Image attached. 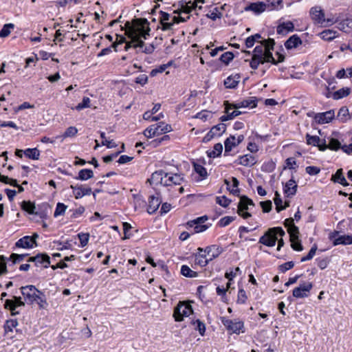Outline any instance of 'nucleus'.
Listing matches in <instances>:
<instances>
[{"label":"nucleus","instance_id":"26","mask_svg":"<svg viewBox=\"0 0 352 352\" xmlns=\"http://www.w3.org/2000/svg\"><path fill=\"white\" fill-rule=\"evenodd\" d=\"M294 30V23L289 21L287 22H284L283 23L279 24L277 26L276 32L278 34H287L289 32H293Z\"/></svg>","mask_w":352,"mask_h":352},{"label":"nucleus","instance_id":"25","mask_svg":"<svg viewBox=\"0 0 352 352\" xmlns=\"http://www.w3.org/2000/svg\"><path fill=\"white\" fill-rule=\"evenodd\" d=\"M161 202L162 201L159 197L151 195L148 198V204L147 207L148 213H154L158 209Z\"/></svg>","mask_w":352,"mask_h":352},{"label":"nucleus","instance_id":"54","mask_svg":"<svg viewBox=\"0 0 352 352\" xmlns=\"http://www.w3.org/2000/svg\"><path fill=\"white\" fill-rule=\"evenodd\" d=\"M27 254H18L15 253H12L9 258H8V261H12V263L14 264L16 263H19L24 260V258L28 256Z\"/></svg>","mask_w":352,"mask_h":352},{"label":"nucleus","instance_id":"9","mask_svg":"<svg viewBox=\"0 0 352 352\" xmlns=\"http://www.w3.org/2000/svg\"><path fill=\"white\" fill-rule=\"evenodd\" d=\"M221 322L226 327V329L231 331L232 333L239 334L241 332H245L244 323L239 320H230L221 318Z\"/></svg>","mask_w":352,"mask_h":352},{"label":"nucleus","instance_id":"43","mask_svg":"<svg viewBox=\"0 0 352 352\" xmlns=\"http://www.w3.org/2000/svg\"><path fill=\"white\" fill-rule=\"evenodd\" d=\"M14 24L13 23H6L3 26V28L0 31V37L1 38H6L8 36L11 31L14 29Z\"/></svg>","mask_w":352,"mask_h":352},{"label":"nucleus","instance_id":"35","mask_svg":"<svg viewBox=\"0 0 352 352\" xmlns=\"http://www.w3.org/2000/svg\"><path fill=\"white\" fill-rule=\"evenodd\" d=\"M94 177V173L92 170L85 168L79 171L78 175L75 177L76 179L85 181L91 179Z\"/></svg>","mask_w":352,"mask_h":352},{"label":"nucleus","instance_id":"57","mask_svg":"<svg viewBox=\"0 0 352 352\" xmlns=\"http://www.w3.org/2000/svg\"><path fill=\"white\" fill-rule=\"evenodd\" d=\"M238 273L241 274V271L239 267H236L234 270L232 269L230 271H227L225 274V277L230 281H232Z\"/></svg>","mask_w":352,"mask_h":352},{"label":"nucleus","instance_id":"33","mask_svg":"<svg viewBox=\"0 0 352 352\" xmlns=\"http://www.w3.org/2000/svg\"><path fill=\"white\" fill-rule=\"evenodd\" d=\"M156 132H157V135L165 134L166 133L170 132L172 129V126L170 124H166L164 122H160L157 124H153Z\"/></svg>","mask_w":352,"mask_h":352},{"label":"nucleus","instance_id":"60","mask_svg":"<svg viewBox=\"0 0 352 352\" xmlns=\"http://www.w3.org/2000/svg\"><path fill=\"white\" fill-rule=\"evenodd\" d=\"M212 117V113L210 111L204 110L197 113L195 116L196 118L201 119L203 121H206L208 119Z\"/></svg>","mask_w":352,"mask_h":352},{"label":"nucleus","instance_id":"17","mask_svg":"<svg viewBox=\"0 0 352 352\" xmlns=\"http://www.w3.org/2000/svg\"><path fill=\"white\" fill-rule=\"evenodd\" d=\"M184 181V177L180 174H171L166 173L164 186L180 185Z\"/></svg>","mask_w":352,"mask_h":352},{"label":"nucleus","instance_id":"29","mask_svg":"<svg viewBox=\"0 0 352 352\" xmlns=\"http://www.w3.org/2000/svg\"><path fill=\"white\" fill-rule=\"evenodd\" d=\"M302 43L300 38L297 34L290 36L285 43V46L287 50L297 47Z\"/></svg>","mask_w":352,"mask_h":352},{"label":"nucleus","instance_id":"28","mask_svg":"<svg viewBox=\"0 0 352 352\" xmlns=\"http://www.w3.org/2000/svg\"><path fill=\"white\" fill-rule=\"evenodd\" d=\"M267 5L263 2L252 3L245 8V10H251L256 14H261L266 10Z\"/></svg>","mask_w":352,"mask_h":352},{"label":"nucleus","instance_id":"52","mask_svg":"<svg viewBox=\"0 0 352 352\" xmlns=\"http://www.w3.org/2000/svg\"><path fill=\"white\" fill-rule=\"evenodd\" d=\"M328 147L331 150L338 151L340 148H342V146H341V143L335 138H331L329 140Z\"/></svg>","mask_w":352,"mask_h":352},{"label":"nucleus","instance_id":"44","mask_svg":"<svg viewBox=\"0 0 352 352\" xmlns=\"http://www.w3.org/2000/svg\"><path fill=\"white\" fill-rule=\"evenodd\" d=\"M274 201L276 205V209L277 212H280V210L285 209L287 206H288V204L285 202V205L283 206V201L280 197V194L276 191L275 192V197L274 198Z\"/></svg>","mask_w":352,"mask_h":352},{"label":"nucleus","instance_id":"31","mask_svg":"<svg viewBox=\"0 0 352 352\" xmlns=\"http://www.w3.org/2000/svg\"><path fill=\"white\" fill-rule=\"evenodd\" d=\"M337 118L342 123H345L351 120L349 109L346 106H343L339 109Z\"/></svg>","mask_w":352,"mask_h":352},{"label":"nucleus","instance_id":"45","mask_svg":"<svg viewBox=\"0 0 352 352\" xmlns=\"http://www.w3.org/2000/svg\"><path fill=\"white\" fill-rule=\"evenodd\" d=\"M191 324L193 326H196L195 329L199 331L201 336H204L206 331V326L204 322H202L200 320H192L190 322Z\"/></svg>","mask_w":352,"mask_h":352},{"label":"nucleus","instance_id":"19","mask_svg":"<svg viewBox=\"0 0 352 352\" xmlns=\"http://www.w3.org/2000/svg\"><path fill=\"white\" fill-rule=\"evenodd\" d=\"M257 106V100L255 97H249L242 101H238L233 104L232 107L235 109L244 107L254 108Z\"/></svg>","mask_w":352,"mask_h":352},{"label":"nucleus","instance_id":"63","mask_svg":"<svg viewBox=\"0 0 352 352\" xmlns=\"http://www.w3.org/2000/svg\"><path fill=\"white\" fill-rule=\"evenodd\" d=\"M69 212L71 218H78L85 212V208L81 206L76 210H69Z\"/></svg>","mask_w":352,"mask_h":352},{"label":"nucleus","instance_id":"1","mask_svg":"<svg viewBox=\"0 0 352 352\" xmlns=\"http://www.w3.org/2000/svg\"><path fill=\"white\" fill-rule=\"evenodd\" d=\"M148 25L149 22L146 19H137L135 20L133 25L129 26V30H126L128 36L132 38L133 43H137L133 45L134 48L144 47V42L140 38L146 39L149 36L151 29Z\"/></svg>","mask_w":352,"mask_h":352},{"label":"nucleus","instance_id":"61","mask_svg":"<svg viewBox=\"0 0 352 352\" xmlns=\"http://www.w3.org/2000/svg\"><path fill=\"white\" fill-rule=\"evenodd\" d=\"M216 202L223 207H227L230 204V200L226 196H221L216 197Z\"/></svg>","mask_w":352,"mask_h":352},{"label":"nucleus","instance_id":"37","mask_svg":"<svg viewBox=\"0 0 352 352\" xmlns=\"http://www.w3.org/2000/svg\"><path fill=\"white\" fill-rule=\"evenodd\" d=\"M23 210L30 214H34L36 206L30 201H23L21 204Z\"/></svg>","mask_w":352,"mask_h":352},{"label":"nucleus","instance_id":"2","mask_svg":"<svg viewBox=\"0 0 352 352\" xmlns=\"http://www.w3.org/2000/svg\"><path fill=\"white\" fill-rule=\"evenodd\" d=\"M20 290L24 298V302L29 305L36 302L41 309H44L47 305L45 295L34 285L22 286Z\"/></svg>","mask_w":352,"mask_h":352},{"label":"nucleus","instance_id":"4","mask_svg":"<svg viewBox=\"0 0 352 352\" xmlns=\"http://www.w3.org/2000/svg\"><path fill=\"white\" fill-rule=\"evenodd\" d=\"M285 232L280 227L270 228L266 233L260 238L259 243L268 247H273L275 245L276 241H278L277 250H280L281 247L284 245V241L282 239H278V237L283 236Z\"/></svg>","mask_w":352,"mask_h":352},{"label":"nucleus","instance_id":"32","mask_svg":"<svg viewBox=\"0 0 352 352\" xmlns=\"http://www.w3.org/2000/svg\"><path fill=\"white\" fill-rule=\"evenodd\" d=\"M332 180L334 182L339 183L344 186H349V183L343 175V170L342 168L337 170L336 173L332 175Z\"/></svg>","mask_w":352,"mask_h":352},{"label":"nucleus","instance_id":"39","mask_svg":"<svg viewBox=\"0 0 352 352\" xmlns=\"http://www.w3.org/2000/svg\"><path fill=\"white\" fill-rule=\"evenodd\" d=\"M351 93V89L349 87H343L342 89H340L339 90L335 91L333 94V98L334 100H339L342 98L346 97L349 96Z\"/></svg>","mask_w":352,"mask_h":352},{"label":"nucleus","instance_id":"18","mask_svg":"<svg viewBox=\"0 0 352 352\" xmlns=\"http://www.w3.org/2000/svg\"><path fill=\"white\" fill-rule=\"evenodd\" d=\"M205 221H187L186 226L188 230L192 229L190 231V234H193L195 233H199L207 230L210 225H203L202 223Z\"/></svg>","mask_w":352,"mask_h":352},{"label":"nucleus","instance_id":"24","mask_svg":"<svg viewBox=\"0 0 352 352\" xmlns=\"http://www.w3.org/2000/svg\"><path fill=\"white\" fill-rule=\"evenodd\" d=\"M297 188L298 186L295 180L293 178H292L284 185L283 191L287 197H292L296 193Z\"/></svg>","mask_w":352,"mask_h":352},{"label":"nucleus","instance_id":"22","mask_svg":"<svg viewBox=\"0 0 352 352\" xmlns=\"http://www.w3.org/2000/svg\"><path fill=\"white\" fill-rule=\"evenodd\" d=\"M15 246L16 248H25V249H30L34 245V241L30 236H25L21 239H19L15 243Z\"/></svg>","mask_w":352,"mask_h":352},{"label":"nucleus","instance_id":"55","mask_svg":"<svg viewBox=\"0 0 352 352\" xmlns=\"http://www.w3.org/2000/svg\"><path fill=\"white\" fill-rule=\"evenodd\" d=\"M91 100L88 97H83L81 102L78 103L76 106L75 109L77 111H81L83 109L88 108L90 107Z\"/></svg>","mask_w":352,"mask_h":352},{"label":"nucleus","instance_id":"16","mask_svg":"<svg viewBox=\"0 0 352 352\" xmlns=\"http://www.w3.org/2000/svg\"><path fill=\"white\" fill-rule=\"evenodd\" d=\"M309 14L314 23L323 25L325 22L324 12L320 6L312 7Z\"/></svg>","mask_w":352,"mask_h":352},{"label":"nucleus","instance_id":"47","mask_svg":"<svg viewBox=\"0 0 352 352\" xmlns=\"http://www.w3.org/2000/svg\"><path fill=\"white\" fill-rule=\"evenodd\" d=\"M265 63L263 57H259L252 55V58L250 62V66L253 69H256L260 64Z\"/></svg>","mask_w":352,"mask_h":352},{"label":"nucleus","instance_id":"36","mask_svg":"<svg viewBox=\"0 0 352 352\" xmlns=\"http://www.w3.org/2000/svg\"><path fill=\"white\" fill-rule=\"evenodd\" d=\"M223 151V145L221 143H217L214 145L213 150L208 151V156L210 158H214L221 155Z\"/></svg>","mask_w":352,"mask_h":352},{"label":"nucleus","instance_id":"62","mask_svg":"<svg viewBox=\"0 0 352 352\" xmlns=\"http://www.w3.org/2000/svg\"><path fill=\"white\" fill-rule=\"evenodd\" d=\"M181 10L183 12L190 13L193 10V8L189 6L185 1L182 0L179 2Z\"/></svg>","mask_w":352,"mask_h":352},{"label":"nucleus","instance_id":"49","mask_svg":"<svg viewBox=\"0 0 352 352\" xmlns=\"http://www.w3.org/2000/svg\"><path fill=\"white\" fill-rule=\"evenodd\" d=\"M306 141L307 144L316 146L317 145H319L321 140L317 135H311L307 133L306 135Z\"/></svg>","mask_w":352,"mask_h":352},{"label":"nucleus","instance_id":"20","mask_svg":"<svg viewBox=\"0 0 352 352\" xmlns=\"http://www.w3.org/2000/svg\"><path fill=\"white\" fill-rule=\"evenodd\" d=\"M165 174L166 173L162 170H156L148 179L147 182L150 184H162L164 186Z\"/></svg>","mask_w":352,"mask_h":352},{"label":"nucleus","instance_id":"42","mask_svg":"<svg viewBox=\"0 0 352 352\" xmlns=\"http://www.w3.org/2000/svg\"><path fill=\"white\" fill-rule=\"evenodd\" d=\"M194 170L201 177V179L206 178L208 173L205 167L202 165L193 162Z\"/></svg>","mask_w":352,"mask_h":352},{"label":"nucleus","instance_id":"38","mask_svg":"<svg viewBox=\"0 0 352 352\" xmlns=\"http://www.w3.org/2000/svg\"><path fill=\"white\" fill-rule=\"evenodd\" d=\"M24 155L29 159L38 160L40 157V151L37 148H27L24 150Z\"/></svg>","mask_w":352,"mask_h":352},{"label":"nucleus","instance_id":"64","mask_svg":"<svg viewBox=\"0 0 352 352\" xmlns=\"http://www.w3.org/2000/svg\"><path fill=\"white\" fill-rule=\"evenodd\" d=\"M305 171L310 175H316L320 172V168L318 166H309L306 167Z\"/></svg>","mask_w":352,"mask_h":352},{"label":"nucleus","instance_id":"40","mask_svg":"<svg viewBox=\"0 0 352 352\" xmlns=\"http://www.w3.org/2000/svg\"><path fill=\"white\" fill-rule=\"evenodd\" d=\"M294 221H285L286 226H289L288 232L291 239H298V229L294 225Z\"/></svg>","mask_w":352,"mask_h":352},{"label":"nucleus","instance_id":"6","mask_svg":"<svg viewBox=\"0 0 352 352\" xmlns=\"http://www.w3.org/2000/svg\"><path fill=\"white\" fill-rule=\"evenodd\" d=\"M337 228L338 230H335L332 232H330L329 234V239L331 241L333 246H336L338 245H351L352 244V235L351 234H342V232L341 230V223H339L337 226Z\"/></svg>","mask_w":352,"mask_h":352},{"label":"nucleus","instance_id":"15","mask_svg":"<svg viewBox=\"0 0 352 352\" xmlns=\"http://www.w3.org/2000/svg\"><path fill=\"white\" fill-rule=\"evenodd\" d=\"M52 214V208L47 202H43L38 205V206L36 208L34 213L35 215H36L37 217L42 219H48Z\"/></svg>","mask_w":352,"mask_h":352},{"label":"nucleus","instance_id":"23","mask_svg":"<svg viewBox=\"0 0 352 352\" xmlns=\"http://www.w3.org/2000/svg\"><path fill=\"white\" fill-rule=\"evenodd\" d=\"M235 163L244 166L251 167L256 163V160L252 155L246 154L239 156L238 160L235 161Z\"/></svg>","mask_w":352,"mask_h":352},{"label":"nucleus","instance_id":"8","mask_svg":"<svg viewBox=\"0 0 352 352\" xmlns=\"http://www.w3.org/2000/svg\"><path fill=\"white\" fill-rule=\"evenodd\" d=\"M308 117H312L318 124H327L331 122L335 118V111L331 109L322 113H314L313 111L307 113Z\"/></svg>","mask_w":352,"mask_h":352},{"label":"nucleus","instance_id":"27","mask_svg":"<svg viewBox=\"0 0 352 352\" xmlns=\"http://www.w3.org/2000/svg\"><path fill=\"white\" fill-rule=\"evenodd\" d=\"M225 145V151L224 155H229L230 152L234 147L238 146L236 142V138L234 135H230L228 138H226L224 141Z\"/></svg>","mask_w":352,"mask_h":352},{"label":"nucleus","instance_id":"53","mask_svg":"<svg viewBox=\"0 0 352 352\" xmlns=\"http://www.w3.org/2000/svg\"><path fill=\"white\" fill-rule=\"evenodd\" d=\"M18 324V322L16 319L8 320L4 325V329L6 333L12 331L13 328L16 327Z\"/></svg>","mask_w":352,"mask_h":352},{"label":"nucleus","instance_id":"48","mask_svg":"<svg viewBox=\"0 0 352 352\" xmlns=\"http://www.w3.org/2000/svg\"><path fill=\"white\" fill-rule=\"evenodd\" d=\"M242 113L241 111H238L237 109L233 111L232 112H230L227 115H223L220 117L219 120L221 122H226L230 120L234 119L235 117L241 115Z\"/></svg>","mask_w":352,"mask_h":352},{"label":"nucleus","instance_id":"46","mask_svg":"<svg viewBox=\"0 0 352 352\" xmlns=\"http://www.w3.org/2000/svg\"><path fill=\"white\" fill-rule=\"evenodd\" d=\"M67 208V206H66L63 203L58 202L56 204V209L54 212V217L57 218L60 216L63 215L65 214Z\"/></svg>","mask_w":352,"mask_h":352},{"label":"nucleus","instance_id":"21","mask_svg":"<svg viewBox=\"0 0 352 352\" xmlns=\"http://www.w3.org/2000/svg\"><path fill=\"white\" fill-rule=\"evenodd\" d=\"M70 188L73 190V193L76 199H80L85 195H89L91 193V188L85 187L82 185L73 186L71 185Z\"/></svg>","mask_w":352,"mask_h":352},{"label":"nucleus","instance_id":"11","mask_svg":"<svg viewBox=\"0 0 352 352\" xmlns=\"http://www.w3.org/2000/svg\"><path fill=\"white\" fill-rule=\"evenodd\" d=\"M192 313V309L190 305L184 302H179L175 308L173 317L175 321L179 322L183 320L184 317L189 316Z\"/></svg>","mask_w":352,"mask_h":352},{"label":"nucleus","instance_id":"14","mask_svg":"<svg viewBox=\"0 0 352 352\" xmlns=\"http://www.w3.org/2000/svg\"><path fill=\"white\" fill-rule=\"evenodd\" d=\"M226 131V124L219 123L211 128L208 133L204 136L203 141L207 142L210 141L214 137H219Z\"/></svg>","mask_w":352,"mask_h":352},{"label":"nucleus","instance_id":"30","mask_svg":"<svg viewBox=\"0 0 352 352\" xmlns=\"http://www.w3.org/2000/svg\"><path fill=\"white\" fill-rule=\"evenodd\" d=\"M239 79V74H236L234 76H230L224 80V85L228 89H234L238 86Z\"/></svg>","mask_w":352,"mask_h":352},{"label":"nucleus","instance_id":"59","mask_svg":"<svg viewBox=\"0 0 352 352\" xmlns=\"http://www.w3.org/2000/svg\"><path fill=\"white\" fill-rule=\"evenodd\" d=\"M316 250H317V245L316 244H314L310 249L307 255L301 258L300 261L305 262V261H309V260L312 259V258L316 254Z\"/></svg>","mask_w":352,"mask_h":352},{"label":"nucleus","instance_id":"34","mask_svg":"<svg viewBox=\"0 0 352 352\" xmlns=\"http://www.w3.org/2000/svg\"><path fill=\"white\" fill-rule=\"evenodd\" d=\"M338 34L336 31L333 30H324L320 34V36L322 39L331 41L338 36Z\"/></svg>","mask_w":352,"mask_h":352},{"label":"nucleus","instance_id":"7","mask_svg":"<svg viewBox=\"0 0 352 352\" xmlns=\"http://www.w3.org/2000/svg\"><path fill=\"white\" fill-rule=\"evenodd\" d=\"M254 206L255 205L252 199L246 196H241L237 206L238 213L243 219L251 217V212Z\"/></svg>","mask_w":352,"mask_h":352},{"label":"nucleus","instance_id":"5","mask_svg":"<svg viewBox=\"0 0 352 352\" xmlns=\"http://www.w3.org/2000/svg\"><path fill=\"white\" fill-rule=\"evenodd\" d=\"M9 295L6 292H3L1 294V300L3 302L4 309L9 310L12 316L19 315L20 311L16 310L19 307H24L25 302L22 300L21 297L11 296V298L5 299V297Z\"/></svg>","mask_w":352,"mask_h":352},{"label":"nucleus","instance_id":"50","mask_svg":"<svg viewBox=\"0 0 352 352\" xmlns=\"http://www.w3.org/2000/svg\"><path fill=\"white\" fill-rule=\"evenodd\" d=\"M206 17L212 19V21H215L217 19H221L223 16L222 13L219 11L218 8H214L210 13H208Z\"/></svg>","mask_w":352,"mask_h":352},{"label":"nucleus","instance_id":"51","mask_svg":"<svg viewBox=\"0 0 352 352\" xmlns=\"http://www.w3.org/2000/svg\"><path fill=\"white\" fill-rule=\"evenodd\" d=\"M234 58V54L231 52H227L221 54L220 60L228 65Z\"/></svg>","mask_w":352,"mask_h":352},{"label":"nucleus","instance_id":"3","mask_svg":"<svg viewBox=\"0 0 352 352\" xmlns=\"http://www.w3.org/2000/svg\"><path fill=\"white\" fill-rule=\"evenodd\" d=\"M223 252V248L217 245L206 247L205 249L199 248L195 254V263L201 267L206 266L210 261L218 257Z\"/></svg>","mask_w":352,"mask_h":352},{"label":"nucleus","instance_id":"10","mask_svg":"<svg viewBox=\"0 0 352 352\" xmlns=\"http://www.w3.org/2000/svg\"><path fill=\"white\" fill-rule=\"evenodd\" d=\"M261 44L264 46V63H271L273 65H277L275 58L273 57L272 51L274 50L275 41L273 38L264 39L260 41Z\"/></svg>","mask_w":352,"mask_h":352},{"label":"nucleus","instance_id":"13","mask_svg":"<svg viewBox=\"0 0 352 352\" xmlns=\"http://www.w3.org/2000/svg\"><path fill=\"white\" fill-rule=\"evenodd\" d=\"M313 287V284L311 283H303L300 284L298 287L294 288L292 292L293 297L296 298H303L308 297L309 295V292Z\"/></svg>","mask_w":352,"mask_h":352},{"label":"nucleus","instance_id":"41","mask_svg":"<svg viewBox=\"0 0 352 352\" xmlns=\"http://www.w3.org/2000/svg\"><path fill=\"white\" fill-rule=\"evenodd\" d=\"M181 274L188 278H195L198 276V273L192 270L188 265H183L181 267Z\"/></svg>","mask_w":352,"mask_h":352},{"label":"nucleus","instance_id":"58","mask_svg":"<svg viewBox=\"0 0 352 352\" xmlns=\"http://www.w3.org/2000/svg\"><path fill=\"white\" fill-rule=\"evenodd\" d=\"M78 238L80 240V246L82 248H83V247L86 246L88 243L89 239V234L80 232V233L78 234Z\"/></svg>","mask_w":352,"mask_h":352},{"label":"nucleus","instance_id":"56","mask_svg":"<svg viewBox=\"0 0 352 352\" xmlns=\"http://www.w3.org/2000/svg\"><path fill=\"white\" fill-rule=\"evenodd\" d=\"M155 129H157V128H155L153 124H152L148 128H146L144 131L143 133L146 138H151L153 137L157 136L158 133L156 132Z\"/></svg>","mask_w":352,"mask_h":352},{"label":"nucleus","instance_id":"12","mask_svg":"<svg viewBox=\"0 0 352 352\" xmlns=\"http://www.w3.org/2000/svg\"><path fill=\"white\" fill-rule=\"evenodd\" d=\"M28 262L34 263V266L41 270L46 269L50 266V257L46 253H38L34 256H30Z\"/></svg>","mask_w":352,"mask_h":352}]
</instances>
